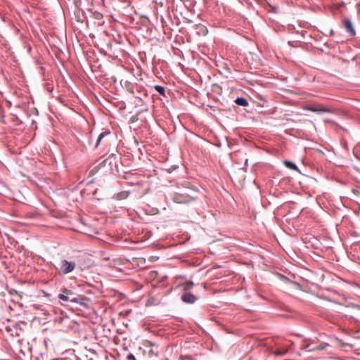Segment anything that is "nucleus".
Instances as JSON below:
<instances>
[{"instance_id": "ddd939ff", "label": "nucleus", "mask_w": 360, "mask_h": 360, "mask_svg": "<svg viewBox=\"0 0 360 360\" xmlns=\"http://www.w3.org/2000/svg\"><path fill=\"white\" fill-rule=\"evenodd\" d=\"M193 283L191 281L187 282L183 285V289L184 292H188V290L193 287Z\"/></svg>"}, {"instance_id": "2eb2a0df", "label": "nucleus", "mask_w": 360, "mask_h": 360, "mask_svg": "<svg viewBox=\"0 0 360 360\" xmlns=\"http://www.w3.org/2000/svg\"><path fill=\"white\" fill-rule=\"evenodd\" d=\"M102 16H103V15H102V14H101V13H98V15H97V17H96V18H99L100 17H102Z\"/></svg>"}, {"instance_id": "9b49d317", "label": "nucleus", "mask_w": 360, "mask_h": 360, "mask_svg": "<svg viewBox=\"0 0 360 360\" xmlns=\"http://www.w3.org/2000/svg\"><path fill=\"white\" fill-rule=\"evenodd\" d=\"M284 164L289 169H293V170H295V171L298 170V167L292 162H290V161H288V160H285L284 162Z\"/></svg>"}, {"instance_id": "f03ea898", "label": "nucleus", "mask_w": 360, "mask_h": 360, "mask_svg": "<svg viewBox=\"0 0 360 360\" xmlns=\"http://www.w3.org/2000/svg\"><path fill=\"white\" fill-rule=\"evenodd\" d=\"M58 298L63 302H70L72 303H82L84 300L83 297L75 296L72 290L64 288L62 290V293L58 295Z\"/></svg>"}, {"instance_id": "6e6552de", "label": "nucleus", "mask_w": 360, "mask_h": 360, "mask_svg": "<svg viewBox=\"0 0 360 360\" xmlns=\"http://www.w3.org/2000/svg\"><path fill=\"white\" fill-rule=\"evenodd\" d=\"M288 349L289 347L287 345L279 346L278 345V348L276 350H274L273 353L276 356H283L288 352Z\"/></svg>"}, {"instance_id": "f8f14e48", "label": "nucleus", "mask_w": 360, "mask_h": 360, "mask_svg": "<svg viewBox=\"0 0 360 360\" xmlns=\"http://www.w3.org/2000/svg\"><path fill=\"white\" fill-rule=\"evenodd\" d=\"M154 89L162 96H165V87L160 85H155Z\"/></svg>"}, {"instance_id": "7ed1b4c3", "label": "nucleus", "mask_w": 360, "mask_h": 360, "mask_svg": "<svg viewBox=\"0 0 360 360\" xmlns=\"http://www.w3.org/2000/svg\"><path fill=\"white\" fill-rule=\"evenodd\" d=\"M75 267V262L62 259L56 267V270L59 274L65 275L73 271Z\"/></svg>"}, {"instance_id": "f257e3e1", "label": "nucleus", "mask_w": 360, "mask_h": 360, "mask_svg": "<svg viewBox=\"0 0 360 360\" xmlns=\"http://www.w3.org/2000/svg\"><path fill=\"white\" fill-rule=\"evenodd\" d=\"M198 192V191L195 188L186 187L184 189L174 193L172 200L176 203L188 204L197 200Z\"/></svg>"}, {"instance_id": "39448f33", "label": "nucleus", "mask_w": 360, "mask_h": 360, "mask_svg": "<svg viewBox=\"0 0 360 360\" xmlns=\"http://www.w3.org/2000/svg\"><path fill=\"white\" fill-rule=\"evenodd\" d=\"M304 110H308V111H311V112H316V113H323V112H330V110L326 107H324L323 105H309V106H307Z\"/></svg>"}, {"instance_id": "9d476101", "label": "nucleus", "mask_w": 360, "mask_h": 360, "mask_svg": "<svg viewBox=\"0 0 360 360\" xmlns=\"http://www.w3.org/2000/svg\"><path fill=\"white\" fill-rule=\"evenodd\" d=\"M235 103L237 105H240V106H243V107H245V106L248 105V100L246 98H243V97H238L235 100Z\"/></svg>"}, {"instance_id": "20e7f679", "label": "nucleus", "mask_w": 360, "mask_h": 360, "mask_svg": "<svg viewBox=\"0 0 360 360\" xmlns=\"http://www.w3.org/2000/svg\"><path fill=\"white\" fill-rule=\"evenodd\" d=\"M327 347H328V344L323 342L316 346H314L311 343H304L302 345L301 349L307 352H312L316 350H323L325 349Z\"/></svg>"}, {"instance_id": "0eeeda50", "label": "nucleus", "mask_w": 360, "mask_h": 360, "mask_svg": "<svg viewBox=\"0 0 360 360\" xmlns=\"http://www.w3.org/2000/svg\"><path fill=\"white\" fill-rule=\"evenodd\" d=\"M345 28L348 33H349L352 36L355 35V30L353 27L352 23L349 19L345 18L343 20Z\"/></svg>"}, {"instance_id": "423d86ee", "label": "nucleus", "mask_w": 360, "mask_h": 360, "mask_svg": "<svg viewBox=\"0 0 360 360\" xmlns=\"http://www.w3.org/2000/svg\"><path fill=\"white\" fill-rule=\"evenodd\" d=\"M181 300L186 304H193L197 300V297L191 292H184L181 296Z\"/></svg>"}, {"instance_id": "4468645a", "label": "nucleus", "mask_w": 360, "mask_h": 360, "mask_svg": "<svg viewBox=\"0 0 360 360\" xmlns=\"http://www.w3.org/2000/svg\"><path fill=\"white\" fill-rule=\"evenodd\" d=\"M127 359V360H136L135 356L133 354H129Z\"/></svg>"}, {"instance_id": "dca6fc26", "label": "nucleus", "mask_w": 360, "mask_h": 360, "mask_svg": "<svg viewBox=\"0 0 360 360\" xmlns=\"http://www.w3.org/2000/svg\"><path fill=\"white\" fill-rule=\"evenodd\" d=\"M333 34V30H330V34L332 35Z\"/></svg>"}, {"instance_id": "1a4fd4ad", "label": "nucleus", "mask_w": 360, "mask_h": 360, "mask_svg": "<svg viewBox=\"0 0 360 360\" xmlns=\"http://www.w3.org/2000/svg\"><path fill=\"white\" fill-rule=\"evenodd\" d=\"M110 134V131H103L102 133H101L99 135H98V137L97 139V141H96V146H95V148H98V146H99V144L101 143V141H103V139Z\"/></svg>"}]
</instances>
